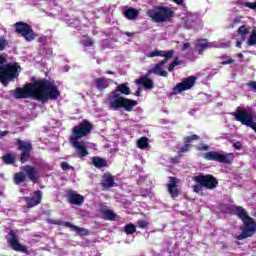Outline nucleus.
<instances>
[{"label": "nucleus", "mask_w": 256, "mask_h": 256, "mask_svg": "<svg viewBox=\"0 0 256 256\" xmlns=\"http://www.w3.org/2000/svg\"><path fill=\"white\" fill-rule=\"evenodd\" d=\"M106 74H107V75H115V72H113V71H111V70H108V71L106 72Z\"/></svg>", "instance_id": "13d9d810"}, {"label": "nucleus", "mask_w": 256, "mask_h": 256, "mask_svg": "<svg viewBox=\"0 0 256 256\" xmlns=\"http://www.w3.org/2000/svg\"><path fill=\"white\" fill-rule=\"evenodd\" d=\"M177 65H181V60H179V57H176L173 62L168 66V71L171 73L175 71V68Z\"/></svg>", "instance_id": "e433bc0d"}, {"label": "nucleus", "mask_w": 256, "mask_h": 256, "mask_svg": "<svg viewBox=\"0 0 256 256\" xmlns=\"http://www.w3.org/2000/svg\"><path fill=\"white\" fill-rule=\"evenodd\" d=\"M232 117L235 118V121L241 123V125H245L246 127H250L256 133V122H255V112L251 109H245L241 106L236 108L235 112L231 113Z\"/></svg>", "instance_id": "423d86ee"}, {"label": "nucleus", "mask_w": 256, "mask_h": 256, "mask_svg": "<svg viewBox=\"0 0 256 256\" xmlns=\"http://www.w3.org/2000/svg\"><path fill=\"white\" fill-rule=\"evenodd\" d=\"M93 131V124L89 120L84 119L78 125L72 128V132L69 138L70 145L76 150V155L80 159L89 155V150L85 146V141H79L83 137L91 135Z\"/></svg>", "instance_id": "f03ea898"}, {"label": "nucleus", "mask_w": 256, "mask_h": 256, "mask_svg": "<svg viewBox=\"0 0 256 256\" xmlns=\"http://www.w3.org/2000/svg\"><path fill=\"white\" fill-rule=\"evenodd\" d=\"M27 181V174L25 171L16 172L14 174L13 182L15 185H21V183H25Z\"/></svg>", "instance_id": "a878e982"}, {"label": "nucleus", "mask_w": 256, "mask_h": 256, "mask_svg": "<svg viewBox=\"0 0 256 256\" xmlns=\"http://www.w3.org/2000/svg\"><path fill=\"white\" fill-rule=\"evenodd\" d=\"M231 211L234 215H237L244 224V227H241L242 233L239 234L236 239L238 241H243V239H249V237H253L256 232V222L251 216H249L247 210L241 206H234L232 207Z\"/></svg>", "instance_id": "39448f33"}, {"label": "nucleus", "mask_w": 256, "mask_h": 256, "mask_svg": "<svg viewBox=\"0 0 256 256\" xmlns=\"http://www.w3.org/2000/svg\"><path fill=\"white\" fill-rule=\"evenodd\" d=\"M174 3H176V5H183V0H174Z\"/></svg>", "instance_id": "5fc2aeb1"}, {"label": "nucleus", "mask_w": 256, "mask_h": 256, "mask_svg": "<svg viewBox=\"0 0 256 256\" xmlns=\"http://www.w3.org/2000/svg\"><path fill=\"white\" fill-rule=\"evenodd\" d=\"M126 37H135V32H125Z\"/></svg>", "instance_id": "3c124183"}, {"label": "nucleus", "mask_w": 256, "mask_h": 256, "mask_svg": "<svg viewBox=\"0 0 256 256\" xmlns=\"http://www.w3.org/2000/svg\"><path fill=\"white\" fill-rule=\"evenodd\" d=\"M241 45H242V44H241V41H237V42H236V47H238L239 49H241Z\"/></svg>", "instance_id": "4d7b16f0"}, {"label": "nucleus", "mask_w": 256, "mask_h": 256, "mask_svg": "<svg viewBox=\"0 0 256 256\" xmlns=\"http://www.w3.org/2000/svg\"><path fill=\"white\" fill-rule=\"evenodd\" d=\"M23 201L26 203V207L28 209H33V207H37V205H41V201H43V191L36 190L33 192V196H25Z\"/></svg>", "instance_id": "2eb2a0df"}, {"label": "nucleus", "mask_w": 256, "mask_h": 256, "mask_svg": "<svg viewBox=\"0 0 256 256\" xmlns=\"http://www.w3.org/2000/svg\"><path fill=\"white\" fill-rule=\"evenodd\" d=\"M209 47H213V44L207 42V39H201L198 41V44L196 45V50L201 55L205 49H209Z\"/></svg>", "instance_id": "bb28decb"}, {"label": "nucleus", "mask_w": 256, "mask_h": 256, "mask_svg": "<svg viewBox=\"0 0 256 256\" xmlns=\"http://www.w3.org/2000/svg\"><path fill=\"white\" fill-rule=\"evenodd\" d=\"M99 211L106 221H115L117 219V213L113 212V210H109L107 206L100 205Z\"/></svg>", "instance_id": "412c9836"}, {"label": "nucleus", "mask_w": 256, "mask_h": 256, "mask_svg": "<svg viewBox=\"0 0 256 256\" xmlns=\"http://www.w3.org/2000/svg\"><path fill=\"white\" fill-rule=\"evenodd\" d=\"M227 245H222V249H227Z\"/></svg>", "instance_id": "052dcab7"}, {"label": "nucleus", "mask_w": 256, "mask_h": 256, "mask_svg": "<svg viewBox=\"0 0 256 256\" xmlns=\"http://www.w3.org/2000/svg\"><path fill=\"white\" fill-rule=\"evenodd\" d=\"M247 86L250 87V89L256 93V81H250L247 83Z\"/></svg>", "instance_id": "49530a36"}, {"label": "nucleus", "mask_w": 256, "mask_h": 256, "mask_svg": "<svg viewBox=\"0 0 256 256\" xmlns=\"http://www.w3.org/2000/svg\"><path fill=\"white\" fill-rule=\"evenodd\" d=\"M68 198H69V203H71L72 205L81 206L85 202V197H83V195L81 194H78L74 190L68 191Z\"/></svg>", "instance_id": "a211bd4d"}, {"label": "nucleus", "mask_w": 256, "mask_h": 256, "mask_svg": "<svg viewBox=\"0 0 256 256\" xmlns=\"http://www.w3.org/2000/svg\"><path fill=\"white\" fill-rule=\"evenodd\" d=\"M203 185H201V184H196V185H193L192 186V189H193V191H194V193H201V191H203Z\"/></svg>", "instance_id": "79ce46f5"}, {"label": "nucleus", "mask_w": 256, "mask_h": 256, "mask_svg": "<svg viewBox=\"0 0 256 256\" xmlns=\"http://www.w3.org/2000/svg\"><path fill=\"white\" fill-rule=\"evenodd\" d=\"M234 149L241 150V142L237 141L233 144Z\"/></svg>", "instance_id": "8fccbe9b"}, {"label": "nucleus", "mask_w": 256, "mask_h": 256, "mask_svg": "<svg viewBox=\"0 0 256 256\" xmlns=\"http://www.w3.org/2000/svg\"><path fill=\"white\" fill-rule=\"evenodd\" d=\"M190 148H191V145H189L186 142H184V145L179 148L178 159H181V157H183L182 153H189V149Z\"/></svg>", "instance_id": "c9c22d12"}, {"label": "nucleus", "mask_w": 256, "mask_h": 256, "mask_svg": "<svg viewBox=\"0 0 256 256\" xmlns=\"http://www.w3.org/2000/svg\"><path fill=\"white\" fill-rule=\"evenodd\" d=\"M195 81H197V78L195 76H189L187 78H184L182 82L178 83L174 87V94L179 95V93H183V91H189L195 85Z\"/></svg>", "instance_id": "ddd939ff"}, {"label": "nucleus", "mask_w": 256, "mask_h": 256, "mask_svg": "<svg viewBox=\"0 0 256 256\" xmlns=\"http://www.w3.org/2000/svg\"><path fill=\"white\" fill-rule=\"evenodd\" d=\"M74 231H77L82 237L89 235V230L81 228L79 226L74 227Z\"/></svg>", "instance_id": "58836bf2"}, {"label": "nucleus", "mask_w": 256, "mask_h": 256, "mask_svg": "<svg viewBox=\"0 0 256 256\" xmlns=\"http://www.w3.org/2000/svg\"><path fill=\"white\" fill-rule=\"evenodd\" d=\"M2 161L6 165H14V163H15V154L8 153L6 155H3L2 156Z\"/></svg>", "instance_id": "c85d7f7f"}, {"label": "nucleus", "mask_w": 256, "mask_h": 256, "mask_svg": "<svg viewBox=\"0 0 256 256\" xmlns=\"http://www.w3.org/2000/svg\"><path fill=\"white\" fill-rule=\"evenodd\" d=\"M101 187L103 189H111L115 187V176H112L111 173L106 172L102 175Z\"/></svg>", "instance_id": "aec40b11"}, {"label": "nucleus", "mask_w": 256, "mask_h": 256, "mask_svg": "<svg viewBox=\"0 0 256 256\" xmlns=\"http://www.w3.org/2000/svg\"><path fill=\"white\" fill-rule=\"evenodd\" d=\"M198 151H209V145L203 144L202 146L197 148Z\"/></svg>", "instance_id": "de8ad7c7"}, {"label": "nucleus", "mask_w": 256, "mask_h": 256, "mask_svg": "<svg viewBox=\"0 0 256 256\" xmlns=\"http://www.w3.org/2000/svg\"><path fill=\"white\" fill-rule=\"evenodd\" d=\"M5 47H7V40L5 37H0V51H5ZM6 63L7 59L3 54H0V83H2L4 87H7L10 81H15L21 71L19 63Z\"/></svg>", "instance_id": "20e7f679"}, {"label": "nucleus", "mask_w": 256, "mask_h": 256, "mask_svg": "<svg viewBox=\"0 0 256 256\" xmlns=\"http://www.w3.org/2000/svg\"><path fill=\"white\" fill-rule=\"evenodd\" d=\"M137 225L139 229H147L149 227L150 223L147 220H138Z\"/></svg>", "instance_id": "ea45409f"}, {"label": "nucleus", "mask_w": 256, "mask_h": 256, "mask_svg": "<svg viewBox=\"0 0 256 256\" xmlns=\"http://www.w3.org/2000/svg\"><path fill=\"white\" fill-rule=\"evenodd\" d=\"M167 61H169V59H163L155 64L153 69L148 70V74L151 75L153 73L154 75H159V77H168L169 73L163 70V67L167 65Z\"/></svg>", "instance_id": "f3484780"}, {"label": "nucleus", "mask_w": 256, "mask_h": 256, "mask_svg": "<svg viewBox=\"0 0 256 256\" xmlns=\"http://www.w3.org/2000/svg\"><path fill=\"white\" fill-rule=\"evenodd\" d=\"M81 44L83 47H93V39L87 37L85 40H82Z\"/></svg>", "instance_id": "a19ab883"}, {"label": "nucleus", "mask_w": 256, "mask_h": 256, "mask_svg": "<svg viewBox=\"0 0 256 256\" xmlns=\"http://www.w3.org/2000/svg\"><path fill=\"white\" fill-rule=\"evenodd\" d=\"M110 81H111L110 79L96 78L95 79L96 89H98V91H103L107 89L109 85H111Z\"/></svg>", "instance_id": "393cba45"}, {"label": "nucleus", "mask_w": 256, "mask_h": 256, "mask_svg": "<svg viewBox=\"0 0 256 256\" xmlns=\"http://www.w3.org/2000/svg\"><path fill=\"white\" fill-rule=\"evenodd\" d=\"M22 171L26 173V179H29L31 183L36 185L39 183V179H41V174L39 173V170L35 166L32 165H24L22 167Z\"/></svg>", "instance_id": "dca6fc26"}, {"label": "nucleus", "mask_w": 256, "mask_h": 256, "mask_svg": "<svg viewBox=\"0 0 256 256\" xmlns=\"http://www.w3.org/2000/svg\"><path fill=\"white\" fill-rule=\"evenodd\" d=\"M10 93L14 99H29L32 97L41 101V103L55 101L61 97V91H59L57 85L47 79H38L34 83H27L24 87L11 90Z\"/></svg>", "instance_id": "f257e3e1"}, {"label": "nucleus", "mask_w": 256, "mask_h": 256, "mask_svg": "<svg viewBox=\"0 0 256 256\" xmlns=\"http://www.w3.org/2000/svg\"><path fill=\"white\" fill-rule=\"evenodd\" d=\"M168 192L173 199L179 197V188H177V178L170 177V183L167 184Z\"/></svg>", "instance_id": "4be33fe9"}, {"label": "nucleus", "mask_w": 256, "mask_h": 256, "mask_svg": "<svg viewBox=\"0 0 256 256\" xmlns=\"http://www.w3.org/2000/svg\"><path fill=\"white\" fill-rule=\"evenodd\" d=\"M203 157L206 161H217L218 163H223L224 165H231V163H233V160L235 159V154H221L217 151H210L204 153Z\"/></svg>", "instance_id": "6e6552de"}, {"label": "nucleus", "mask_w": 256, "mask_h": 256, "mask_svg": "<svg viewBox=\"0 0 256 256\" xmlns=\"http://www.w3.org/2000/svg\"><path fill=\"white\" fill-rule=\"evenodd\" d=\"M1 137H5L6 135H9V131H2L0 132Z\"/></svg>", "instance_id": "864d4df0"}, {"label": "nucleus", "mask_w": 256, "mask_h": 256, "mask_svg": "<svg viewBox=\"0 0 256 256\" xmlns=\"http://www.w3.org/2000/svg\"><path fill=\"white\" fill-rule=\"evenodd\" d=\"M189 47H191V43H189V42L184 43L182 46V51H187V49H189Z\"/></svg>", "instance_id": "09e8293b"}, {"label": "nucleus", "mask_w": 256, "mask_h": 256, "mask_svg": "<svg viewBox=\"0 0 256 256\" xmlns=\"http://www.w3.org/2000/svg\"><path fill=\"white\" fill-rule=\"evenodd\" d=\"M61 169H62V171H69V169H74V168H73V166L69 165V163L62 162Z\"/></svg>", "instance_id": "37998d69"}, {"label": "nucleus", "mask_w": 256, "mask_h": 256, "mask_svg": "<svg viewBox=\"0 0 256 256\" xmlns=\"http://www.w3.org/2000/svg\"><path fill=\"white\" fill-rule=\"evenodd\" d=\"M237 33L241 36L242 41H245V37L249 35V28H247L245 25H242L238 28Z\"/></svg>", "instance_id": "2f4dec72"}, {"label": "nucleus", "mask_w": 256, "mask_h": 256, "mask_svg": "<svg viewBox=\"0 0 256 256\" xmlns=\"http://www.w3.org/2000/svg\"><path fill=\"white\" fill-rule=\"evenodd\" d=\"M92 165H94V167H96V169H103V168L107 167V161L105 160V158L96 156V157L92 158Z\"/></svg>", "instance_id": "cd10ccee"}, {"label": "nucleus", "mask_w": 256, "mask_h": 256, "mask_svg": "<svg viewBox=\"0 0 256 256\" xmlns=\"http://www.w3.org/2000/svg\"><path fill=\"white\" fill-rule=\"evenodd\" d=\"M139 95H141V92H140V91H137V92H136V96L139 97Z\"/></svg>", "instance_id": "bf43d9fd"}, {"label": "nucleus", "mask_w": 256, "mask_h": 256, "mask_svg": "<svg viewBox=\"0 0 256 256\" xmlns=\"http://www.w3.org/2000/svg\"><path fill=\"white\" fill-rule=\"evenodd\" d=\"M14 27H15V33H17L18 35H21L28 42L33 41L35 37H37V34H35V31L31 27V25L25 22H16L14 24Z\"/></svg>", "instance_id": "9d476101"}, {"label": "nucleus", "mask_w": 256, "mask_h": 256, "mask_svg": "<svg viewBox=\"0 0 256 256\" xmlns=\"http://www.w3.org/2000/svg\"><path fill=\"white\" fill-rule=\"evenodd\" d=\"M137 147L138 149H147V147H149V138L141 137L140 139H138Z\"/></svg>", "instance_id": "c756f323"}, {"label": "nucleus", "mask_w": 256, "mask_h": 256, "mask_svg": "<svg viewBox=\"0 0 256 256\" xmlns=\"http://www.w3.org/2000/svg\"><path fill=\"white\" fill-rule=\"evenodd\" d=\"M201 139V137L197 134H192L190 136H185L183 138L184 143H186L187 145H191V143H193V141H199Z\"/></svg>", "instance_id": "473e14b6"}, {"label": "nucleus", "mask_w": 256, "mask_h": 256, "mask_svg": "<svg viewBox=\"0 0 256 256\" xmlns=\"http://www.w3.org/2000/svg\"><path fill=\"white\" fill-rule=\"evenodd\" d=\"M119 92L122 93V95H131V88H129L127 84H120L117 86L116 90L110 92L108 94L110 109L113 111L124 109L130 113V111H133L134 107H137V101L123 97Z\"/></svg>", "instance_id": "7ed1b4c3"}, {"label": "nucleus", "mask_w": 256, "mask_h": 256, "mask_svg": "<svg viewBox=\"0 0 256 256\" xmlns=\"http://www.w3.org/2000/svg\"><path fill=\"white\" fill-rule=\"evenodd\" d=\"M53 225H63V227H69L70 229H75L76 225H73L71 222H63V221H52Z\"/></svg>", "instance_id": "4c0bfd02"}, {"label": "nucleus", "mask_w": 256, "mask_h": 256, "mask_svg": "<svg viewBox=\"0 0 256 256\" xmlns=\"http://www.w3.org/2000/svg\"><path fill=\"white\" fill-rule=\"evenodd\" d=\"M244 7H248L249 9H256V2H244Z\"/></svg>", "instance_id": "c03bdc74"}, {"label": "nucleus", "mask_w": 256, "mask_h": 256, "mask_svg": "<svg viewBox=\"0 0 256 256\" xmlns=\"http://www.w3.org/2000/svg\"><path fill=\"white\" fill-rule=\"evenodd\" d=\"M8 235L10 238L7 239L11 249L17 251L18 253H25V255H30V251L27 246L19 243V236L15 233V230H10Z\"/></svg>", "instance_id": "f8f14e48"}, {"label": "nucleus", "mask_w": 256, "mask_h": 256, "mask_svg": "<svg viewBox=\"0 0 256 256\" xmlns=\"http://www.w3.org/2000/svg\"><path fill=\"white\" fill-rule=\"evenodd\" d=\"M124 17L128 19V21H135V19L139 17V10L129 7L124 11Z\"/></svg>", "instance_id": "b1692460"}, {"label": "nucleus", "mask_w": 256, "mask_h": 256, "mask_svg": "<svg viewBox=\"0 0 256 256\" xmlns=\"http://www.w3.org/2000/svg\"><path fill=\"white\" fill-rule=\"evenodd\" d=\"M124 233H126V235H133V233H137V226L133 223L126 224L124 227Z\"/></svg>", "instance_id": "7c9ffc66"}, {"label": "nucleus", "mask_w": 256, "mask_h": 256, "mask_svg": "<svg viewBox=\"0 0 256 256\" xmlns=\"http://www.w3.org/2000/svg\"><path fill=\"white\" fill-rule=\"evenodd\" d=\"M151 74L147 71V73L140 77L139 79L136 80L137 85H143L144 89H154L155 88V83L149 78Z\"/></svg>", "instance_id": "6ab92c4d"}, {"label": "nucleus", "mask_w": 256, "mask_h": 256, "mask_svg": "<svg viewBox=\"0 0 256 256\" xmlns=\"http://www.w3.org/2000/svg\"><path fill=\"white\" fill-rule=\"evenodd\" d=\"M248 45H250L251 47L256 45V27L253 28L252 33L250 35V37L248 38L247 41Z\"/></svg>", "instance_id": "f704fd0d"}, {"label": "nucleus", "mask_w": 256, "mask_h": 256, "mask_svg": "<svg viewBox=\"0 0 256 256\" xmlns=\"http://www.w3.org/2000/svg\"><path fill=\"white\" fill-rule=\"evenodd\" d=\"M193 181H195V183H198L199 185H202L203 187H205V189H208L209 191H213V189H217V187L219 186V181L217 180V178H215V176L211 174L197 175L193 177Z\"/></svg>", "instance_id": "1a4fd4ad"}, {"label": "nucleus", "mask_w": 256, "mask_h": 256, "mask_svg": "<svg viewBox=\"0 0 256 256\" xmlns=\"http://www.w3.org/2000/svg\"><path fill=\"white\" fill-rule=\"evenodd\" d=\"M16 145L18 151H21L20 154V163H27L31 159V151H33V144L29 141L16 139Z\"/></svg>", "instance_id": "9b49d317"}, {"label": "nucleus", "mask_w": 256, "mask_h": 256, "mask_svg": "<svg viewBox=\"0 0 256 256\" xmlns=\"http://www.w3.org/2000/svg\"><path fill=\"white\" fill-rule=\"evenodd\" d=\"M183 21V27H185V29H198L199 25H200V21H199V15L195 14V13H191L188 12L185 17L182 18Z\"/></svg>", "instance_id": "4468645a"}, {"label": "nucleus", "mask_w": 256, "mask_h": 256, "mask_svg": "<svg viewBox=\"0 0 256 256\" xmlns=\"http://www.w3.org/2000/svg\"><path fill=\"white\" fill-rule=\"evenodd\" d=\"M219 59L221 60L220 65H231V63H235V60L226 54L220 56Z\"/></svg>", "instance_id": "72a5a7b5"}, {"label": "nucleus", "mask_w": 256, "mask_h": 256, "mask_svg": "<svg viewBox=\"0 0 256 256\" xmlns=\"http://www.w3.org/2000/svg\"><path fill=\"white\" fill-rule=\"evenodd\" d=\"M241 19H243V17H241V16L234 18L233 25L231 26V28L234 29L235 25H239V23H241Z\"/></svg>", "instance_id": "a18cd8bd"}, {"label": "nucleus", "mask_w": 256, "mask_h": 256, "mask_svg": "<svg viewBox=\"0 0 256 256\" xmlns=\"http://www.w3.org/2000/svg\"><path fill=\"white\" fill-rule=\"evenodd\" d=\"M39 43H45V41H47V38L46 37H40L38 39Z\"/></svg>", "instance_id": "603ef678"}, {"label": "nucleus", "mask_w": 256, "mask_h": 256, "mask_svg": "<svg viewBox=\"0 0 256 256\" xmlns=\"http://www.w3.org/2000/svg\"><path fill=\"white\" fill-rule=\"evenodd\" d=\"M175 55V50H168V51H163V50H156L152 51L148 54V57H164V59H173V56Z\"/></svg>", "instance_id": "5701e85b"}, {"label": "nucleus", "mask_w": 256, "mask_h": 256, "mask_svg": "<svg viewBox=\"0 0 256 256\" xmlns=\"http://www.w3.org/2000/svg\"><path fill=\"white\" fill-rule=\"evenodd\" d=\"M237 57H238V59H243L245 56L243 55V53H238Z\"/></svg>", "instance_id": "6e6d98bb"}, {"label": "nucleus", "mask_w": 256, "mask_h": 256, "mask_svg": "<svg viewBox=\"0 0 256 256\" xmlns=\"http://www.w3.org/2000/svg\"><path fill=\"white\" fill-rule=\"evenodd\" d=\"M146 14L154 23H165V21L173 19L175 12L167 6H156L153 9H148Z\"/></svg>", "instance_id": "0eeeda50"}]
</instances>
